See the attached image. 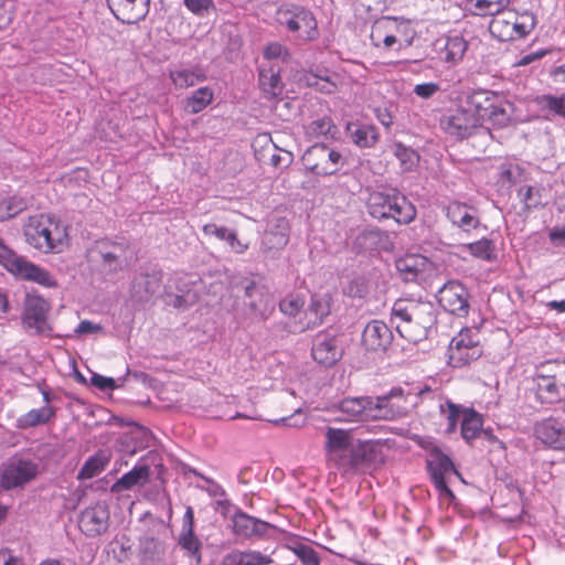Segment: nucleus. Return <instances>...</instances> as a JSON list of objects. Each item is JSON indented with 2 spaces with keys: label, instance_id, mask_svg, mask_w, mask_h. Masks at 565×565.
I'll return each instance as SVG.
<instances>
[{
  "label": "nucleus",
  "instance_id": "69168bd1",
  "mask_svg": "<svg viewBox=\"0 0 565 565\" xmlns=\"http://www.w3.org/2000/svg\"><path fill=\"white\" fill-rule=\"evenodd\" d=\"M547 53L546 50H540V51H536V52H532L530 54H526V55H523L516 63L515 65L518 66H526L540 58H542L543 56H545V54Z\"/></svg>",
  "mask_w": 565,
  "mask_h": 565
},
{
  "label": "nucleus",
  "instance_id": "aec40b11",
  "mask_svg": "<svg viewBox=\"0 0 565 565\" xmlns=\"http://www.w3.org/2000/svg\"><path fill=\"white\" fill-rule=\"evenodd\" d=\"M109 516L107 504L97 502L82 512L78 522L79 529L87 536L99 535L107 530Z\"/></svg>",
  "mask_w": 565,
  "mask_h": 565
},
{
  "label": "nucleus",
  "instance_id": "ea45409f",
  "mask_svg": "<svg viewBox=\"0 0 565 565\" xmlns=\"http://www.w3.org/2000/svg\"><path fill=\"white\" fill-rule=\"evenodd\" d=\"M178 544L185 552V554L195 559L196 563H201L202 561V543L194 534V532L190 531H181Z\"/></svg>",
  "mask_w": 565,
  "mask_h": 565
},
{
  "label": "nucleus",
  "instance_id": "2f4dec72",
  "mask_svg": "<svg viewBox=\"0 0 565 565\" xmlns=\"http://www.w3.org/2000/svg\"><path fill=\"white\" fill-rule=\"evenodd\" d=\"M347 131L351 141L359 148H372L380 139V134L375 126L369 124L348 122Z\"/></svg>",
  "mask_w": 565,
  "mask_h": 565
},
{
  "label": "nucleus",
  "instance_id": "37998d69",
  "mask_svg": "<svg viewBox=\"0 0 565 565\" xmlns=\"http://www.w3.org/2000/svg\"><path fill=\"white\" fill-rule=\"evenodd\" d=\"M466 50L467 42L462 36H449L445 45V58L448 62L456 63L462 58Z\"/></svg>",
  "mask_w": 565,
  "mask_h": 565
},
{
  "label": "nucleus",
  "instance_id": "c03bdc74",
  "mask_svg": "<svg viewBox=\"0 0 565 565\" xmlns=\"http://www.w3.org/2000/svg\"><path fill=\"white\" fill-rule=\"evenodd\" d=\"M467 249L477 258L491 262L495 259V248L492 241L482 238L467 245Z\"/></svg>",
  "mask_w": 565,
  "mask_h": 565
},
{
  "label": "nucleus",
  "instance_id": "bf43d9fd",
  "mask_svg": "<svg viewBox=\"0 0 565 565\" xmlns=\"http://www.w3.org/2000/svg\"><path fill=\"white\" fill-rule=\"evenodd\" d=\"M231 231L232 230L227 228L226 226L217 225L215 223H207V224L203 225V227H202V232L204 233V235L214 236L217 239L224 241V242L226 241Z\"/></svg>",
  "mask_w": 565,
  "mask_h": 565
},
{
  "label": "nucleus",
  "instance_id": "c85d7f7f",
  "mask_svg": "<svg viewBox=\"0 0 565 565\" xmlns=\"http://www.w3.org/2000/svg\"><path fill=\"white\" fill-rule=\"evenodd\" d=\"M289 241V226L286 218L280 217L276 223L265 232L262 246L264 252L282 249Z\"/></svg>",
  "mask_w": 565,
  "mask_h": 565
},
{
  "label": "nucleus",
  "instance_id": "dca6fc26",
  "mask_svg": "<svg viewBox=\"0 0 565 565\" xmlns=\"http://www.w3.org/2000/svg\"><path fill=\"white\" fill-rule=\"evenodd\" d=\"M469 294L459 281H448L438 291L439 305L449 313L466 317L469 312Z\"/></svg>",
  "mask_w": 565,
  "mask_h": 565
},
{
  "label": "nucleus",
  "instance_id": "c756f323",
  "mask_svg": "<svg viewBox=\"0 0 565 565\" xmlns=\"http://www.w3.org/2000/svg\"><path fill=\"white\" fill-rule=\"evenodd\" d=\"M328 313L327 302L316 296L311 297L308 308L303 311V319L300 318L297 323V331L303 332L321 324Z\"/></svg>",
  "mask_w": 565,
  "mask_h": 565
},
{
  "label": "nucleus",
  "instance_id": "5701e85b",
  "mask_svg": "<svg viewBox=\"0 0 565 565\" xmlns=\"http://www.w3.org/2000/svg\"><path fill=\"white\" fill-rule=\"evenodd\" d=\"M244 295L249 299L248 308L255 316L266 319L273 311V296L265 286L248 281L244 287Z\"/></svg>",
  "mask_w": 565,
  "mask_h": 565
},
{
  "label": "nucleus",
  "instance_id": "13d9d810",
  "mask_svg": "<svg viewBox=\"0 0 565 565\" xmlns=\"http://www.w3.org/2000/svg\"><path fill=\"white\" fill-rule=\"evenodd\" d=\"M343 291L349 297L361 298L366 294L367 287H366L364 279L354 278L348 282V285L344 287Z\"/></svg>",
  "mask_w": 565,
  "mask_h": 565
},
{
  "label": "nucleus",
  "instance_id": "a878e982",
  "mask_svg": "<svg viewBox=\"0 0 565 565\" xmlns=\"http://www.w3.org/2000/svg\"><path fill=\"white\" fill-rule=\"evenodd\" d=\"M232 529L236 536L250 539L262 536L269 529V523L238 511L232 518Z\"/></svg>",
  "mask_w": 565,
  "mask_h": 565
},
{
  "label": "nucleus",
  "instance_id": "1a4fd4ad",
  "mask_svg": "<svg viewBox=\"0 0 565 565\" xmlns=\"http://www.w3.org/2000/svg\"><path fill=\"white\" fill-rule=\"evenodd\" d=\"M535 23V18L531 13L519 15L512 10H505L491 20L489 31L501 42L514 41L526 36Z\"/></svg>",
  "mask_w": 565,
  "mask_h": 565
},
{
  "label": "nucleus",
  "instance_id": "58836bf2",
  "mask_svg": "<svg viewBox=\"0 0 565 565\" xmlns=\"http://www.w3.org/2000/svg\"><path fill=\"white\" fill-rule=\"evenodd\" d=\"M305 130L306 135L310 139H317L320 137L334 138L338 132L337 126L329 117L312 120L305 127Z\"/></svg>",
  "mask_w": 565,
  "mask_h": 565
},
{
  "label": "nucleus",
  "instance_id": "cd10ccee",
  "mask_svg": "<svg viewBox=\"0 0 565 565\" xmlns=\"http://www.w3.org/2000/svg\"><path fill=\"white\" fill-rule=\"evenodd\" d=\"M258 84L266 97L275 98L279 96L284 87L280 68L274 63H263L258 68Z\"/></svg>",
  "mask_w": 565,
  "mask_h": 565
},
{
  "label": "nucleus",
  "instance_id": "72a5a7b5",
  "mask_svg": "<svg viewBox=\"0 0 565 565\" xmlns=\"http://www.w3.org/2000/svg\"><path fill=\"white\" fill-rule=\"evenodd\" d=\"M407 390L403 387H393L387 395L377 396L376 398H386L388 408L397 414H394L392 417L396 419L398 417H403L407 414V403L413 397L412 386L407 385Z\"/></svg>",
  "mask_w": 565,
  "mask_h": 565
},
{
  "label": "nucleus",
  "instance_id": "b1692460",
  "mask_svg": "<svg viewBox=\"0 0 565 565\" xmlns=\"http://www.w3.org/2000/svg\"><path fill=\"white\" fill-rule=\"evenodd\" d=\"M392 338V331L383 321L373 320L363 330L362 343L366 350L384 351L391 344Z\"/></svg>",
  "mask_w": 565,
  "mask_h": 565
},
{
  "label": "nucleus",
  "instance_id": "6e6d98bb",
  "mask_svg": "<svg viewBox=\"0 0 565 565\" xmlns=\"http://www.w3.org/2000/svg\"><path fill=\"white\" fill-rule=\"evenodd\" d=\"M225 243L228 245L231 252L237 255L244 254L249 248V243L238 237V233L234 230L228 234Z\"/></svg>",
  "mask_w": 565,
  "mask_h": 565
},
{
  "label": "nucleus",
  "instance_id": "680f3d73",
  "mask_svg": "<svg viewBox=\"0 0 565 565\" xmlns=\"http://www.w3.org/2000/svg\"><path fill=\"white\" fill-rule=\"evenodd\" d=\"M439 90V86L436 83H424L418 84L414 87V93L422 98H429Z\"/></svg>",
  "mask_w": 565,
  "mask_h": 565
},
{
  "label": "nucleus",
  "instance_id": "6ab92c4d",
  "mask_svg": "<svg viewBox=\"0 0 565 565\" xmlns=\"http://www.w3.org/2000/svg\"><path fill=\"white\" fill-rule=\"evenodd\" d=\"M115 18L127 24L143 20L150 10V0H106Z\"/></svg>",
  "mask_w": 565,
  "mask_h": 565
},
{
  "label": "nucleus",
  "instance_id": "f8f14e48",
  "mask_svg": "<svg viewBox=\"0 0 565 565\" xmlns=\"http://www.w3.org/2000/svg\"><path fill=\"white\" fill-rule=\"evenodd\" d=\"M302 163L312 174L326 177L340 170L343 157L335 149L323 143H316L303 153Z\"/></svg>",
  "mask_w": 565,
  "mask_h": 565
},
{
  "label": "nucleus",
  "instance_id": "603ef678",
  "mask_svg": "<svg viewBox=\"0 0 565 565\" xmlns=\"http://www.w3.org/2000/svg\"><path fill=\"white\" fill-rule=\"evenodd\" d=\"M472 12L477 15H498L501 11L492 3L491 0H471Z\"/></svg>",
  "mask_w": 565,
  "mask_h": 565
},
{
  "label": "nucleus",
  "instance_id": "09e8293b",
  "mask_svg": "<svg viewBox=\"0 0 565 565\" xmlns=\"http://www.w3.org/2000/svg\"><path fill=\"white\" fill-rule=\"evenodd\" d=\"M484 119L483 127L488 130L504 127L510 120L505 108H490V110H487Z\"/></svg>",
  "mask_w": 565,
  "mask_h": 565
},
{
  "label": "nucleus",
  "instance_id": "338daca9",
  "mask_svg": "<svg viewBox=\"0 0 565 565\" xmlns=\"http://www.w3.org/2000/svg\"><path fill=\"white\" fill-rule=\"evenodd\" d=\"M100 330H102L100 326L95 324L89 320H83L79 322V324L77 326L75 331L79 334H87V333L99 332Z\"/></svg>",
  "mask_w": 565,
  "mask_h": 565
},
{
  "label": "nucleus",
  "instance_id": "7ed1b4c3",
  "mask_svg": "<svg viewBox=\"0 0 565 565\" xmlns=\"http://www.w3.org/2000/svg\"><path fill=\"white\" fill-rule=\"evenodd\" d=\"M23 235L25 242L42 254H60L70 245L67 226L52 214L40 213L29 216Z\"/></svg>",
  "mask_w": 565,
  "mask_h": 565
},
{
  "label": "nucleus",
  "instance_id": "79ce46f5",
  "mask_svg": "<svg viewBox=\"0 0 565 565\" xmlns=\"http://www.w3.org/2000/svg\"><path fill=\"white\" fill-rule=\"evenodd\" d=\"M109 459L104 455L89 457L78 472L79 479H90L100 473L108 465Z\"/></svg>",
  "mask_w": 565,
  "mask_h": 565
},
{
  "label": "nucleus",
  "instance_id": "49530a36",
  "mask_svg": "<svg viewBox=\"0 0 565 565\" xmlns=\"http://www.w3.org/2000/svg\"><path fill=\"white\" fill-rule=\"evenodd\" d=\"M461 407L451 401H446L445 404L440 405V413L447 419L446 433L452 434L457 429L459 418H462Z\"/></svg>",
  "mask_w": 565,
  "mask_h": 565
},
{
  "label": "nucleus",
  "instance_id": "20e7f679",
  "mask_svg": "<svg viewBox=\"0 0 565 565\" xmlns=\"http://www.w3.org/2000/svg\"><path fill=\"white\" fill-rule=\"evenodd\" d=\"M0 265L13 277L31 281L45 288H56V278L44 267L34 264L26 257L18 255L0 238Z\"/></svg>",
  "mask_w": 565,
  "mask_h": 565
},
{
  "label": "nucleus",
  "instance_id": "4be33fe9",
  "mask_svg": "<svg viewBox=\"0 0 565 565\" xmlns=\"http://www.w3.org/2000/svg\"><path fill=\"white\" fill-rule=\"evenodd\" d=\"M446 216L465 232L476 230L480 224L477 209L459 201H451L447 205Z\"/></svg>",
  "mask_w": 565,
  "mask_h": 565
},
{
  "label": "nucleus",
  "instance_id": "412c9836",
  "mask_svg": "<svg viewBox=\"0 0 565 565\" xmlns=\"http://www.w3.org/2000/svg\"><path fill=\"white\" fill-rule=\"evenodd\" d=\"M311 355L319 364L332 366L342 358V350L334 335L321 332L313 340Z\"/></svg>",
  "mask_w": 565,
  "mask_h": 565
},
{
  "label": "nucleus",
  "instance_id": "bb28decb",
  "mask_svg": "<svg viewBox=\"0 0 565 565\" xmlns=\"http://www.w3.org/2000/svg\"><path fill=\"white\" fill-rule=\"evenodd\" d=\"M396 269L405 281H414L429 270L431 264L419 254H408L396 260Z\"/></svg>",
  "mask_w": 565,
  "mask_h": 565
},
{
  "label": "nucleus",
  "instance_id": "a19ab883",
  "mask_svg": "<svg viewBox=\"0 0 565 565\" xmlns=\"http://www.w3.org/2000/svg\"><path fill=\"white\" fill-rule=\"evenodd\" d=\"M26 207L25 201L17 195L0 199V221L13 218Z\"/></svg>",
  "mask_w": 565,
  "mask_h": 565
},
{
  "label": "nucleus",
  "instance_id": "f3484780",
  "mask_svg": "<svg viewBox=\"0 0 565 565\" xmlns=\"http://www.w3.org/2000/svg\"><path fill=\"white\" fill-rule=\"evenodd\" d=\"M50 302L39 294H28L24 299L23 324L35 333H42L47 328Z\"/></svg>",
  "mask_w": 565,
  "mask_h": 565
},
{
  "label": "nucleus",
  "instance_id": "774afa93",
  "mask_svg": "<svg viewBox=\"0 0 565 565\" xmlns=\"http://www.w3.org/2000/svg\"><path fill=\"white\" fill-rule=\"evenodd\" d=\"M19 562L9 548L0 550V565H17Z\"/></svg>",
  "mask_w": 565,
  "mask_h": 565
},
{
  "label": "nucleus",
  "instance_id": "9b49d317",
  "mask_svg": "<svg viewBox=\"0 0 565 565\" xmlns=\"http://www.w3.org/2000/svg\"><path fill=\"white\" fill-rule=\"evenodd\" d=\"M482 353L480 332L477 329L463 328L449 343L448 363L454 367H462L478 360Z\"/></svg>",
  "mask_w": 565,
  "mask_h": 565
},
{
  "label": "nucleus",
  "instance_id": "052dcab7",
  "mask_svg": "<svg viewBox=\"0 0 565 565\" xmlns=\"http://www.w3.org/2000/svg\"><path fill=\"white\" fill-rule=\"evenodd\" d=\"M296 554L303 565H320V561L316 551L310 546H300L298 550H296Z\"/></svg>",
  "mask_w": 565,
  "mask_h": 565
},
{
  "label": "nucleus",
  "instance_id": "ddd939ff",
  "mask_svg": "<svg viewBox=\"0 0 565 565\" xmlns=\"http://www.w3.org/2000/svg\"><path fill=\"white\" fill-rule=\"evenodd\" d=\"M94 253H97L100 267L106 274H114L122 270L131 263L134 253L129 244L125 242H97Z\"/></svg>",
  "mask_w": 565,
  "mask_h": 565
},
{
  "label": "nucleus",
  "instance_id": "39448f33",
  "mask_svg": "<svg viewBox=\"0 0 565 565\" xmlns=\"http://www.w3.org/2000/svg\"><path fill=\"white\" fill-rule=\"evenodd\" d=\"M532 391L542 405L559 403L565 397V365L545 362L536 367Z\"/></svg>",
  "mask_w": 565,
  "mask_h": 565
},
{
  "label": "nucleus",
  "instance_id": "e433bc0d",
  "mask_svg": "<svg viewBox=\"0 0 565 565\" xmlns=\"http://www.w3.org/2000/svg\"><path fill=\"white\" fill-rule=\"evenodd\" d=\"M388 25L391 33L403 46L412 45L416 32L411 20L401 17H390Z\"/></svg>",
  "mask_w": 565,
  "mask_h": 565
},
{
  "label": "nucleus",
  "instance_id": "4c0bfd02",
  "mask_svg": "<svg viewBox=\"0 0 565 565\" xmlns=\"http://www.w3.org/2000/svg\"><path fill=\"white\" fill-rule=\"evenodd\" d=\"M55 417V409L45 405L38 409H31L19 418L20 428H30L38 425L46 424Z\"/></svg>",
  "mask_w": 565,
  "mask_h": 565
},
{
  "label": "nucleus",
  "instance_id": "e2e57ef3",
  "mask_svg": "<svg viewBox=\"0 0 565 565\" xmlns=\"http://www.w3.org/2000/svg\"><path fill=\"white\" fill-rule=\"evenodd\" d=\"M92 384L102 391L114 390L116 382L113 377H106L99 374H94L90 377Z\"/></svg>",
  "mask_w": 565,
  "mask_h": 565
},
{
  "label": "nucleus",
  "instance_id": "de8ad7c7",
  "mask_svg": "<svg viewBox=\"0 0 565 565\" xmlns=\"http://www.w3.org/2000/svg\"><path fill=\"white\" fill-rule=\"evenodd\" d=\"M388 23L390 17H382L372 25L370 39L372 45L375 47H381V43L384 41V38L391 33Z\"/></svg>",
  "mask_w": 565,
  "mask_h": 565
},
{
  "label": "nucleus",
  "instance_id": "f704fd0d",
  "mask_svg": "<svg viewBox=\"0 0 565 565\" xmlns=\"http://www.w3.org/2000/svg\"><path fill=\"white\" fill-rule=\"evenodd\" d=\"M205 73L199 66L186 68L177 67L170 71V78L177 87L186 88L205 79Z\"/></svg>",
  "mask_w": 565,
  "mask_h": 565
},
{
  "label": "nucleus",
  "instance_id": "f03ea898",
  "mask_svg": "<svg viewBox=\"0 0 565 565\" xmlns=\"http://www.w3.org/2000/svg\"><path fill=\"white\" fill-rule=\"evenodd\" d=\"M391 322L403 339L417 343L427 338L436 323V312L429 301L397 299L392 307Z\"/></svg>",
  "mask_w": 565,
  "mask_h": 565
},
{
  "label": "nucleus",
  "instance_id": "4d7b16f0",
  "mask_svg": "<svg viewBox=\"0 0 565 565\" xmlns=\"http://www.w3.org/2000/svg\"><path fill=\"white\" fill-rule=\"evenodd\" d=\"M213 100V92L209 87H201L196 89L192 96L189 98V102L192 106H207Z\"/></svg>",
  "mask_w": 565,
  "mask_h": 565
},
{
  "label": "nucleus",
  "instance_id": "f257e3e1",
  "mask_svg": "<svg viewBox=\"0 0 565 565\" xmlns=\"http://www.w3.org/2000/svg\"><path fill=\"white\" fill-rule=\"evenodd\" d=\"M323 449L327 463L345 475L355 472L370 459L372 446L369 440L355 438L352 429L329 426Z\"/></svg>",
  "mask_w": 565,
  "mask_h": 565
},
{
  "label": "nucleus",
  "instance_id": "5fc2aeb1",
  "mask_svg": "<svg viewBox=\"0 0 565 565\" xmlns=\"http://www.w3.org/2000/svg\"><path fill=\"white\" fill-rule=\"evenodd\" d=\"M244 565H270L273 558L259 551H243Z\"/></svg>",
  "mask_w": 565,
  "mask_h": 565
},
{
  "label": "nucleus",
  "instance_id": "8fccbe9b",
  "mask_svg": "<svg viewBox=\"0 0 565 565\" xmlns=\"http://www.w3.org/2000/svg\"><path fill=\"white\" fill-rule=\"evenodd\" d=\"M263 56L268 62L266 64L273 63V60L281 58L282 61H287L290 57V54L286 46L280 44L279 42L268 43L263 52Z\"/></svg>",
  "mask_w": 565,
  "mask_h": 565
},
{
  "label": "nucleus",
  "instance_id": "7c9ffc66",
  "mask_svg": "<svg viewBox=\"0 0 565 565\" xmlns=\"http://www.w3.org/2000/svg\"><path fill=\"white\" fill-rule=\"evenodd\" d=\"M483 416L475 411L473 408H465L462 412L461 419V436L468 443L472 444L481 434L487 435L489 438H493L491 433L483 430Z\"/></svg>",
  "mask_w": 565,
  "mask_h": 565
},
{
  "label": "nucleus",
  "instance_id": "a18cd8bd",
  "mask_svg": "<svg viewBox=\"0 0 565 565\" xmlns=\"http://www.w3.org/2000/svg\"><path fill=\"white\" fill-rule=\"evenodd\" d=\"M305 299L299 295H288L279 302L280 311L290 318H298L303 313Z\"/></svg>",
  "mask_w": 565,
  "mask_h": 565
},
{
  "label": "nucleus",
  "instance_id": "a211bd4d",
  "mask_svg": "<svg viewBox=\"0 0 565 565\" xmlns=\"http://www.w3.org/2000/svg\"><path fill=\"white\" fill-rule=\"evenodd\" d=\"M534 436L545 447L565 450V420L548 416L534 424Z\"/></svg>",
  "mask_w": 565,
  "mask_h": 565
},
{
  "label": "nucleus",
  "instance_id": "3c124183",
  "mask_svg": "<svg viewBox=\"0 0 565 565\" xmlns=\"http://www.w3.org/2000/svg\"><path fill=\"white\" fill-rule=\"evenodd\" d=\"M498 97L499 96L494 92L477 89L468 96L467 103L469 106H482L484 103H489V106H494L493 99Z\"/></svg>",
  "mask_w": 565,
  "mask_h": 565
},
{
  "label": "nucleus",
  "instance_id": "393cba45",
  "mask_svg": "<svg viewBox=\"0 0 565 565\" xmlns=\"http://www.w3.org/2000/svg\"><path fill=\"white\" fill-rule=\"evenodd\" d=\"M300 81L313 90L331 95L338 92L340 75L329 70H318L317 72H307Z\"/></svg>",
  "mask_w": 565,
  "mask_h": 565
},
{
  "label": "nucleus",
  "instance_id": "0eeeda50",
  "mask_svg": "<svg viewBox=\"0 0 565 565\" xmlns=\"http://www.w3.org/2000/svg\"><path fill=\"white\" fill-rule=\"evenodd\" d=\"M367 210L374 218H393L398 224H408L416 216L415 206L398 193L372 192L367 199Z\"/></svg>",
  "mask_w": 565,
  "mask_h": 565
},
{
  "label": "nucleus",
  "instance_id": "423d86ee",
  "mask_svg": "<svg viewBox=\"0 0 565 565\" xmlns=\"http://www.w3.org/2000/svg\"><path fill=\"white\" fill-rule=\"evenodd\" d=\"M343 422L392 420L394 413L387 406L386 398L371 396L348 397L338 404Z\"/></svg>",
  "mask_w": 565,
  "mask_h": 565
},
{
  "label": "nucleus",
  "instance_id": "c9c22d12",
  "mask_svg": "<svg viewBox=\"0 0 565 565\" xmlns=\"http://www.w3.org/2000/svg\"><path fill=\"white\" fill-rule=\"evenodd\" d=\"M390 148L398 160L399 168L403 172L414 171L418 167L420 157L414 149L398 141L393 142Z\"/></svg>",
  "mask_w": 565,
  "mask_h": 565
},
{
  "label": "nucleus",
  "instance_id": "473e14b6",
  "mask_svg": "<svg viewBox=\"0 0 565 565\" xmlns=\"http://www.w3.org/2000/svg\"><path fill=\"white\" fill-rule=\"evenodd\" d=\"M150 478V468L147 465H137L119 478L110 488L111 492L130 490L137 486H145Z\"/></svg>",
  "mask_w": 565,
  "mask_h": 565
},
{
  "label": "nucleus",
  "instance_id": "9d476101",
  "mask_svg": "<svg viewBox=\"0 0 565 565\" xmlns=\"http://www.w3.org/2000/svg\"><path fill=\"white\" fill-rule=\"evenodd\" d=\"M487 110L490 108H451L441 119V128L458 140L466 139L483 128Z\"/></svg>",
  "mask_w": 565,
  "mask_h": 565
},
{
  "label": "nucleus",
  "instance_id": "4468645a",
  "mask_svg": "<svg viewBox=\"0 0 565 565\" xmlns=\"http://www.w3.org/2000/svg\"><path fill=\"white\" fill-rule=\"evenodd\" d=\"M428 471L435 488L441 495L454 497V492L446 483V477L458 473L451 459L438 447H434L427 459Z\"/></svg>",
  "mask_w": 565,
  "mask_h": 565
},
{
  "label": "nucleus",
  "instance_id": "2eb2a0df",
  "mask_svg": "<svg viewBox=\"0 0 565 565\" xmlns=\"http://www.w3.org/2000/svg\"><path fill=\"white\" fill-rule=\"evenodd\" d=\"M39 472L38 465L31 460L15 459L8 462L1 473L0 484L6 490L23 487Z\"/></svg>",
  "mask_w": 565,
  "mask_h": 565
},
{
  "label": "nucleus",
  "instance_id": "864d4df0",
  "mask_svg": "<svg viewBox=\"0 0 565 565\" xmlns=\"http://www.w3.org/2000/svg\"><path fill=\"white\" fill-rule=\"evenodd\" d=\"M184 6L193 14L203 17L210 9H214L213 0H183Z\"/></svg>",
  "mask_w": 565,
  "mask_h": 565
},
{
  "label": "nucleus",
  "instance_id": "6e6552de",
  "mask_svg": "<svg viewBox=\"0 0 565 565\" xmlns=\"http://www.w3.org/2000/svg\"><path fill=\"white\" fill-rule=\"evenodd\" d=\"M276 21L302 41H312L319 35L313 13L301 4L284 3L276 11Z\"/></svg>",
  "mask_w": 565,
  "mask_h": 565
},
{
  "label": "nucleus",
  "instance_id": "0e129e2a",
  "mask_svg": "<svg viewBox=\"0 0 565 565\" xmlns=\"http://www.w3.org/2000/svg\"><path fill=\"white\" fill-rule=\"evenodd\" d=\"M222 565H244L243 551L234 550L224 555Z\"/></svg>",
  "mask_w": 565,
  "mask_h": 565
}]
</instances>
